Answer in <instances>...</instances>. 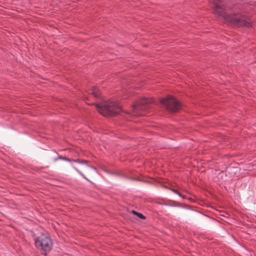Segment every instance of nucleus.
<instances>
[{
  "label": "nucleus",
  "instance_id": "nucleus-7",
  "mask_svg": "<svg viewBox=\"0 0 256 256\" xmlns=\"http://www.w3.org/2000/svg\"><path fill=\"white\" fill-rule=\"evenodd\" d=\"M73 162H77V163H78V164H85L86 163V160H72Z\"/></svg>",
  "mask_w": 256,
  "mask_h": 256
},
{
  "label": "nucleus",
  "instance_id": "nucleus-6",
  "mask_svg": "<svg viewBox=\"0 0 256 256\" xmlns=\"http://www.w3.org/2000/svg\"><path fill=\"white\" fill-rule=\"evenodd\" d=\"M92 93L94 96L96 98H98L100 94V92H99V90L96 86L92 87Z\"/></svg>",
  "mask_w": 256,
  "mask_h": 256
},
{
  "label": "nucleus",
  "instance_id": "nucleus-1",
  "mask_svg": "<svg viewBox=\"0 0 256 256\" xmlns=\"http://www.w3.org/2000/svg\"><path fill=\"white\" fill-rule=\"evenodd\" d=\"M209 2L212 4L214 13L223 17L226 22L238 26L249 27L250 26L252 21L246 16L235 13L226 14L225 12V6L220 0H209Z\"/></svg>",
  "mask_w": 256,
  "mask_h": 256
},
{
  "label": "nucleus",
  "instance_id": "nucleus-2",
  "mask_svg": "<svg viewBox=\"0 0 256 256\" xmlns=\"http://www.w3.org/2000/svg\"><path fill=\"white\" fill-rule=\"evenodd\" d=\"M98 112L104 116H110L118 114L121 112V106L119 104L111 101L96 104Z\"/></svg>",
  "mask_w": 256,
  "mask_h": 256
},
{
  "label": "nucleus",
  "instance_id": "nucleus-11",
  "mask_svg": "<svg viewBox=\"0 0 256 256\" xmlns=\"http://www.w3.org/2000/svg\"><path fill=\"white\" fill-rule=\"evenodd\" d=\"M174 192L176 193V194H178V192H176V191H174Z\"/></svg>",
  "mask_w": 256,
  "mask_h": 256
},
{
  "label": "nucleus",
  "instance_id": "nucleus-8",
  "mask_svg": "<svg viewBox=\"0 0 256 256\" xmlns=\"http://www.w3.org/2000/svg\"><path fill=\"white\" fill-rule=\"evenodd\" d=\"M74 169L80 174L85 179L87 180L85 176L82 172H80L78 168H75L74 166H72Z\"/></svg>",
  "mask_w": 256,
  "mask_h": 256
},
{
  "label": "nucleus",
  "instance_id": "nucleus-4",
  "mask_svg": "<svg viewBox=\"0 0 256 256\" xmlns=\"http://www.w3.org/2000/svg\"><path fill=\"white\" fill-rule=\"evenodd\" d=\"M161 103L171 112H176L180 107V104L178 102L171 96H168L167 98L162 99Z\"/></svg>",
  "mask_w": 256,
  "mask_h": 256
},
{
  "label": "nucleus",
  "instance_id": "nucleus-3",
  "mask_svg": "<svg viewBox=\"0 0 256 256\" xmlns=\"http://www.w3.org/2000/svg\"><path fill=\"white\" fill-rule=\"evenodd\" d=\"M35 245L37 248L42 251V254L46 255L52 250V242L48 236L42 234L36 238Z\"/></svg>",
  "mask_w": 256,
  "mask_h": 256
},
{
  "label": "nucleus",
  "instance_id": "nucleus-10",
  "mask_svg": "<svg viewBox=\"0 0 256 256\" xmlns=\"http://www.w3.org/2000/svg\"><path fill=\"white\" fill-rule=\"evenodd\" d=\"M60 159H61V160H66V161H67V162H71L72 160L66 157H64V158H62V157H60L59 158Z\"/></svg>",
  "mask_w": 256,
  "mask_h": 256
},
{
  "label": "nucleus",
  "instance_id": "nucleus-5",
  "mask_svg": "<svg viewBox=\"0 0 256 256\" xmlns=\"http://www.w3.org/2000/svg\"><path fill=\"white\" fill-rule=\"evenodd\" d=\"M150 102V100L146 98L140 100L133 105L132 112L131 114L134 116H140L141 114L139 112V110L144 109L146 108L144 104Z\"/></svg>",
  "mask_w": 256,
  "mask_h": 256
},
{
  "label": "nucleus",
  "instance_id": "nucleus-9",
  "mask_svg": "<svg viewBox=\"0 0 256 256\" xmlns=\"http://www.w3.org/2000/svg\"><path fill=\"white\" fill-rule=\"evenodd\" d=\"M133 212L135 214H136L138 216V217H139L140 218H141L142 219H144L145 218V216L142 214L140 213H138L134 210H133Z\"/></svg>",
  "mask_w": 256,
  "mask_h": 256
}]
</instances>
